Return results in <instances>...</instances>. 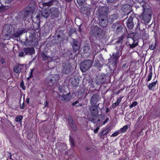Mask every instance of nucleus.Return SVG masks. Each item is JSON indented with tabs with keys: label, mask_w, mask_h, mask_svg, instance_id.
I'll return each instance as SVG.
<instances>
[{
	"label": "nucleus",
	"mask_w": 160,
	"mask_h": 160,
	"mask_svg": "<svg viewBox=\"0 0 160 160\" xmlns=\"http://www.w3.org/2000/svg\"><path fill=\"white\" fill-rule=\"evenodd\" d=\"M59 91L60 92H62L63 90V89L62 87L61 86H59L58 88Z\"/></svg>",
	"instance_id": "nucleus-56"
},
{
	"label": "nucleus",
	"mask_w": 160,
	"mask_h": 160,
	"mask_svg": "<svg viewBox=\"0 0 160 160\" xmlns=\"http://www.w3.org/2000/svg\"><path fill=\"white\" fill-rule=\"evenodd\" d=\"M62 72L63 74H69L73 70L71 64L68 61H66L62 63Z\"/></svg>",
	"instance_id": "nucleus-7"
},
{
	"label": "nucleus",
	"mask_w": 160,
	"mask_h": 160,
	"mask_svg": "<svg viewBox=\"0 0 160 160\" xmlns=\"http://www.w3.org/2000/svg\"><path fill=\"white\" fill-rule=\"evenodd\" d=\"M71 98V95L68 94L63 96H61V99L62 101L67 102L70 100Z\"/></svg>",
	"instance_id": "nucleus-27"
},
{
	"label": "nucleus",
	"mask_w": 160,
	"mask_h": 160,
	"mask_svg": "<svg viewBox=\"0 0 160 160\" xmlns=\"http://www.w3.org/2000/svg\"><path fill=\"white\" fill-rule=\"evenodd\" d=\"M124 45H121L119 47H116V48L111 56L110 59V63L115 68L118 63V59L122 55V52L123 49Z\"/></svg>",
	"instance_id": "nucleus-2"
},
{
	"label": "nucleus",
	"mask_w": 160,
	"mask_h": 160,
	"mask_svg": "<svg viewBox=\"0 0 160 160\" xmlns=\"http://www.w3.org/2000/svg\"><path fill=\"white\" fill-rule=\"evenodd\" d=\"M92 44L93 47V48L94 49L95 55L98 52V51H97L100 48V46L99 45L97 44L95 42H92Z\"/></svg>",
	"instance_id": "nucleus-32"
},
{
	"label": "nucleus",
	"mask_w": 160,
	"mask_h": 160,
	"mask_svg": "<svg viewBox=\"0 0 160 160\" xmlns=\"http://www.w3.org/2000/svg\"><path fill=\"white\" fill-rule=\"evenodd\" d=\"M50 77L52 79V81L54 82H55L58 80L59 78V76L57 74H55L52 77Z\"/></svg>",
	"instance_id": "nucleus-41"
},
{
	"label": "nucleus",
	"mask_w": 160,
	"mask_h": 160,
	"mask_svg": "<svg viewBox=\"0 0 160 160\" xmlns=\"http://www.w3.org/2000/svg\"><path fill=\"white\" fill-rule=\"evenodd\" d=\"M102 65L98 60H96L95 61L94 66L97 68L99 70H100V69L102 67Z\"/></svg>",
	"instance_id": "nucleus-37"
},
{
	"label": "nucleus",
	"mask_w": 160,
	"mask_h": 160,
	"mask_svg": "<svg viewBox=\"0 0 160 160\" xmlns=\"http://www.w3.org/2000/svg\"><path fill=\"white\" fill-rule=\"evenodd\" d=\"M86 4L90 7H93L94 5L95 0H86Z\"/></svg>",
	"instance_id": "nucleus-36"
},
{
	"label": "nucleus",
	"mask_w": 160,
	"mask_h": 160,
	"mask_svg": "<svg viewBox=\"0 0 160 160\" xmlns=\"http://www.w3.org/2000/svg\"><path fill=\"white\" fill-rule=\"evenodd\" d=\"M86 0H77V2L80 6L82 5L85 2Z\"/></svg>",
	"instance_id": "nucleus-46"
},
{
	"label": "nucleus",
	"mask_w": 160,
	"mask_h": 160,
	"mask_svg": "<svg viewBox=\"0 0 160 160\" xmlns=\"http://www.w3.org/2000/svg\"><path fill=\"white\" fill-rule=\"evenodd\" d=\"M119 133L118 132H116L113 133L111 135V137H115L118 135Z\"/></svg>",
	"instance_id": "nucleus-60"
},
{
	"label": "nucleus",
	"mask_w": 160,
	"mask_h": 160,
	"mask_svg": "<svg viewBox=\"0 0 160 160\" xmlns=\"http://www.w3.org/2000/svg\"><path fill=\"white\" fill-rule=\"evenodd\" d=\"M129 40L132 42V43H129L128 45L129 46V47L131 48H133L135 47L137 45V43H135L134 42V40L133 38H131Z\"/></svg>",
	"instance_id": "nucleus-34"
},
{
	"label": "nucleus",
	"mask_w": 160,
	"mask_h": 160,
	"mask_svg": "<svg viewBox=\"0 0 160 160\" xmlns=\"http://www.w3.org/2000/svg\"><path fill=\"white\" fill-rule=\"evenodd\" d=\"M74 140L73 138H72L71 136H70L69 138V142L70 143V145L71 147H74L75 144L74 143Z\"/></svg>",
	"instance_id": "nucleus-42"
},
{
	"label": "nucleus",
	"mask_w": 160,
	"mask_h": 160,
	"mask_svg": "<svg viewBox=\"0 0 160 160\" xmlns=\"http://www.w3.org/2000/svg\"><path fill=\"white\" fill-rule=\"evenodd\" d=\"M117 0H107L108 3H112L117 2Z\"/></svg>",
	"instance_id": "nucleus-58"
},
{
	"label": "nucleus",
	"mask_w": 160,
	"mask_h": 160,
	"mask_svg": "<svg viewBox=\"0 0 160 160\" xmlns=\"http://www.w3.org/2000/svg\"><path fill=\"white\" fill-rule=\"evenodd\" d=\"M75 32V29L72 28L69 31V34H72Z\"/></svg>",
	"instance_id": "nucleus-55"
},
{
	"label": "nucleus",
	"mask_w": 160,
	"mask_h": 160,
	"mask_svg": "<svg viewBox=\"0 0 160 160\" xmlns=\"http://www.w3.org/2000/svg\"><path fill=\"white\" fill-rule=\"evenodd\" d=\"M128 125H125L123 126L121 129V132H125L128 129Z\"/></svg>",
	"instance_id": "nucleus-44"
},
{
	"label": "nucleus",
	"mask_w": 160,
	"mask_h": 160,
	"mask_svg": "<svg viewBox=\"0 0 160 160\" xmlns=\"http://www.w3.org/2000/svg\"><path fill=\"white\" fill-rule=\"evenodd\" d=\"M20 86V87L22 88V89L25 90V87L24 85V83L23 80H22L21 82Z\"/></svg>",
	"instance_id": "nucleus-52"
},
{
	"label": "nucleus",
	"mask_w": 160,
	"mask_h": 160,
	"mask_svg": "<svg viewBox=\"0 0 160 160\" xmlns=\"http://www.w3.org/2000/svg\"><path fill=\"white\" fill-rule=\"evenodd\" d=\"M35 11V8L33 7H27L25 11L20 12L18 14V18L19 19L23 20L27 17L29 14L31 12L33 13Z\"/></svg>",
	"instance_id": "nucleus-5"
},
{
	"label": "nucleus",
	"mask_w": 160,
	"mask_h": 160,
	"mask_svg": "<svg viewBox=\"0 0 160 160\" xmlns=\"http://www.w3.org/2000/svg\"><path fill=\"white\" fill-rule=\"evenodd\" d=\"M138 104V103L136 101H134V102L132 103V104H131L130 106H129V107L130 108H132V107H134L136 106Z\"/></svg>",
	"instance_id": "nucleus-51"
},
{
	"label": "nucleus",
	"mask_w": 160,
	"mask_h": 160,
	"mask_svg": "<svg viewBox=\"0 0 160 160\" xmlns=\"http://www.w3.org/2000/svg\"><path fill=\"white\" fill-rule=\"evenodd\" d=\"M65 36L63 30H57L55 35L52 37V42L56 44H60L64 41Z\"/></svg>",
	"instance_id": "nucleus-3"
},
{
	"label": "nucleus",
	"mask_w": 160,
	"mask_h": 160,
	"mask_svg": "<svg viewBox=\"0 0 160 160\" xmlns=\"http://www.w3.org/2000/svg\"><path fill=\"white\" fill-rule=\"evenodd\" d=\"M13 0H5V2L6 3H11Z\"/></svg>",
	"instance_id": "nucleus-61"
},
{
	"label": "nucleus",
	"mask_w": 160,
	"mask_h": 160,
	"mask_svg": "<svg viewBox=\"0 0 160 160\" xmlns=\"http://www.w3.org/2000/svg\"><path fill=\"white\" fill-rule=\"evenodd\" d=\"M40 8H42L41 12L42 16L45 18H47L50 15V13L48 12L47 8H45L42 7H40Z\"/></svg>",
	"instance_id": "nucleus-21"
},
{
	"label": "nucleus",
	"mask_w": 160,
	"mask_h": 160,
	"mask_svg": "<svg viewBox=\"0 0 160 160\" xmlns=\"http://www.w3.org/2000/svg\"><path fill=\"white\" fill-rule=\"evenodd\" d=\"M111 29L113 31L118 34L122 32L123 27L120 23L117 22L112 24Z\"/></svg>",
	"instance_id": "nucleus-8"
},
{
	"label": "nucleus",
	"mask_w": 160,
	"mask_h": 160,
	"mask_svg": "<svg viewBox=\"0 0 160 160\" xmlns=\"http://www.w3.org/2000/svg\"><path fill=\"white\" fill-rule=\"evenodd\" d=\"M82 101V99L79 98L75 102H72V105L73 106H75L77 107H81L83 105Z\"/></svg>",
	"instance_id": "nucleus-29"
},
{
	"label": "nucleus",
	"mask_w": 160,
	"mask_h": 160,
	"mask_svg": "<svg viewBox=\"0 0 160 160\" xmlns=\"http://www.w3.org/2000/svg\"><path fill=\"white\" fill-rule=\"evenodd\" d=\"M57 2V0H51L50 2H43L42 3V7L44 8L45 7H50Z\"/></svg>",
	"instance_id": "nucleus-23"
},
{
	"label": "nucleus",
	"mask_w": 160,
	"mask_h": 160,
	"mask_svg": "<svg viewBox=\"0 0 160 160\" xmlns=\"http://www.w3.org/2000/svg\"><path fill=\"white\" fill-rule=\"evenodd\" d=\"M119 104H118V103L116 102L112 104V107L113 108H116Z\"/></svg>",
	"instance_id": "nucleus-57"
},
{
	"label": "nucleus",
	"mask_w": 160,
	"mask_h": 160,
	"mask_svg": "<svg viewBox=\"0 0 160 160\" xmlns=\"http://www.w3.org/2000/svg\"><path fill=\"white\" fill-rule=\"evenodd\" d=\"M79 79L77 77H74L71 79V83L73 86L77 87L79 83Z\"/></svg>",
	"instance_id": "nucleus-25"
},
{
	"label": "nucleus",
	"mask_w": 160,
	"mask_h": 160,
	"mask_svg": "<svg viewBox=\"0 0 160 160\" xmlns=\"http://www.w3.org/2000/svg\"><path fill=\"white\" fill-rule=\"evenodd\" d=\"M109 128H107L103 130L99 134V136L101 137L102 136L107 135L109 131Z\"/></svg>",
	"instance_id": "nucleus-38"
},
{
	"label": "nucleus",
	"mask_w": 160,
	"mask_h": 160,
	"mask_svg": "<svg viewBox=\"0 0 160 160\" xmlns=\"http://www.w3.org/2000/svg\"><path fill=\"white\" fill-rule=\"evenodd\" d=\"M43 105L44 106L43 107V108H47L48 106V103L46 101H45L43 103Z\"/></svg>",
	"instance_id": "nucleus-53"
},
{
	"label": "nucleus",
	"mask_w": 160,
	"mask_h": 160,
	"mask_svg": "<svg viewBox=\"0 0 160 160\" xmlns=\"http://www.w3.org/2000/svg\"><path fill=\"white\" fill-rule=\"evenodd\" d=\"M50 15L51 14L52 17L57 18L58 15L59 11L58 9L56 7H52L49 9Z\"/></svg>",
	"instance_id": "nucleus-17"
},
{
	"label": "nucleus",
	"mask_w": 160,
	"mask_h": 160,
	"mask_svg": "<svg viewBox=\"0 0 160 160\" xmlns=\"http://www.w3.org/2000/svg\"><path fill=\"white\" fill-rule=\"evenodd\" d=\"M149 71L150 72V73H149V75L147 76L146 79L147 82L151 80L152 78V68H150Z\"/></svg>",
	"instance_id": "nucleus-40"
},
{
	"label": "nucleus",
	"mask_w": 160,
	"mask_h": 160,
	"mask_svg": "<svg viewBox=\"0 0 160 160\" xmlns=\"http://www.w3.org/2000/svg\"><path fill=\"white\" fill-rule=\"evenodd\" d=\"M99 128L98 127H97L96 129L94 131V132L95 133H97L98 130H99Z\"/></svg>",
	"instance_id": "nucleus-62"
},
{
	"label": "nucleus",
	"mask_w": 160,
	"mask_h": 160,
	"mask_svg": "<svg viewBox=\"0 0 160 160\" xmlns=\"http://www.w3.org/2000/svg\"><path fill=\"white\" fill-rule=\"evenodd\" d=\"M23 65L17 64L13 67L14 72L19 75L20 72L21 68V67Z\"/></svg>",
	"instance_id": "nucleus-22"
},
{
	"label": "nucleus",
	"mask_w": 160,
	"mask_h": 160,
	"mask_svg": "<svg viewBox=\"0 0 160 160\" xmlns=\"http://www.w3.org/2000/svg\"><path fill=\"white\" fill-rule=\"evenodd\" d=\"M25 53V52H24V51H21L19 53V54H18V56L19 57H22V56H23L24 55H25L24 54V53Z\"/></svg>",
	"instance_id": "nucleus-54"
},
{
	"label": "nucleus",
	"mask_w": 160,
	"mask_h": 160,
	"mask_svg": "<svg viewBox=\"0 0 160 160\" xmlns=\"http://www.w3.org/2000/svg\"><path fill=\"white\" fill-rule=\"evenodd\" d=\"M93 117L92 115H91L90 116L88 117V120L89 121H91V122H94V121H95V119Z\"/></svg>",
	"instance_id": "nucleus-49"
},
{
	"label": "nucleus",
	"mask_w": 160,
	"mask_h": 160,
	"mask_svg": "<svg viewBox=\"0 0 160 160\" xmlns=\"http://www.w3.org/2000/svg\"><path fill=\"white\" fill-rule=\"evenodd\" d=\"M124 39V36L123 35H122L120 37H119V38H118V40L116 42V43H121V44L122 45L124 46V45L122 44V42L123 41V40Z\"/></svg>",
	"instance_id": "nucleus-39"
},
{
	"label": "nucleus",
	"mask_w": 160,
	"mask_h": 160,
	"mask_svg": "<svg viewBox=\"0 0 160 160\" xmlns=\"http://www.w3.org/2000/svg\"><path fill=\"white\" fill-rule=\"evenodd\" d=\"M38 42V39L37 38L33 37L32 38L30 42V46H32L33 47H35Z\"/></svg>",
	"instance_id": "nucleus-33"
},
{
	"label": "nucleus",
	"mask_w": 160,
	"mask_h": 160,
	"mask_svg": "<svg viewBox=\"0 0 160 160\" xmlns=\"http://www.w3.org/2000/svg\"><path fill=\"white\" fill-rule=\"evenodd\" d=\"M122 9L126 15H128L131 14L130 16H131L132 14H134L132 6L129 4L123 5L122 7Z\"/></svg>",
	"instance_id": "nucleus-9"
},
{
	"label": "nucleus",
	"mask_w": 160,
	"mask_h": 160,
	"mask_svg": "<svg viewBox=\"0 0 160 160\" xmlns=\"http://www.w3.org/2000/svg\"><path fill=\"white\" fill-rule=\"evenodd\" d=\"M98 16H108V9L106 7H100L98 9Z\"/></svg>",
	"instance_id": "nucleus-14"
},
{
	"label": "nucleus",
	"mask_w": 160,
	"mask_h": 160,
	"mask_svg": "<svg viewBox=\"0 0 160 160\" xmlns=\"http://www.w3.org/2000/svg\"><path fill=\"white\" fill-rule=\"evenodd\" d=\"M23 50L25 52V55H32L35 53L34 49L33 48H24Z\"/></svg>",
	"instance_id": "nucleus-24"
},
{
	"label": "nucleus",
	"mask_w": 160,
	"mask_h": 160,
	"mask_svg": "<svg viewBox=\"0 0 160 160\" xmlns=\"http://www.w3.org/2000/svg\"><path fill=\"white\" fill-rule=\"evenodd\" d=\"M105 32L101 28H98L97 32L95 34L96 36L99 38H102L105 34Z\"/></svg>",
	"instance_id": "nucleus-28"
},
{
	"label": "nucleus",
	"mask_w": 160,
	"mask_h": 160,
	"mask_svg": "<svg viewBox=\"0 0 160 160\" xmlns=\"http://www.w3.org/2000/svg\"><path fill=\"white\" fill-rule=\"evenodd\" d=\"M101 99L99 94H93L91 97L90 102L91 105H97L98 102Z\"/></svg>",
	"instance_id": "nucleus-12"
},
{
	"label": "nucleus",
	"mask_w": 160,
	"mask_h": 160,
	"mask_svg": "<svg viewBox=\"0 0 160 160\" xmlns=\"http://www.w3.org/2000/svg\"><path fill=\"white\" fill-rule=\"evenodd\" d=\"M30 42L31 39H29V40H28V39L26 38L25 40V41L24 42V44L27 46H30Z\"/></svg>",
	"instance_id": "nucleus-45"
},
{
	"label": "nucleus",
	"mask_w": 160,
	"mask_h": 160,
	"mask_svg": "<svg viewBox=\"0 0 160 160\" xmlns=\"http://www.w3.org/2000/svg\"><path fill=\"white\" fill-rule=\"evenodd\" d=\"M22 116L19 115L17 116L15 118V121L16 122H18L21 121L22 118Z\"/></svg>",
	"instance_id": "nucleus-43"
},
{
	"label": "nucleus",
	"mask_w": 160,
	"mask_h": 160,
	"mask_svg": "<svg viewBox=\"0 0 160 160\" xmlns=\"http://www.w3.org/2000/svg\"><path fill=\"white\" fill-rule=\"evenodd\" d=\"M68 121L69 125L72 129L74 131H76L77 130V127L72 118H69Z\"/></svg>",
	"instance_id": "nucleus-19"
},
{
	"label": "nucleus",
	"mask_w": 160,
	"mask_h": 160,
	"mask_svg": "<svg viewBox=\"0 0 160 160\" xmlns=\"http://www.w3.org/2000/svg\"><path fill=\"white\" fill-rule=\"evenodd\" d=\"M0 62L2 64H3L5 62V61L4 59L2 58L0 60Z\"/></svg>",
	"instance_id": "nucleus-63"
},
{
	"label": "nucleus",
	"mask_w": 160,
	"mask_h": 160,
	"mask_svg": "<svg viewBox=\"0 0 160 160\" xmlns=\"http://www.w3.org/2000/svg\"><path fill=\"white\" fill-rule=\"evenodd\" d=\"M141 5L142 8L143 12L140 16L142 22L144 24L148 23L150 21L152 13L151 8L147 3L142 2Z\"/></svg>",
	"instance_id": "nucleus-1"
},
{
	"label": "nucleus",
	"mask_w": 160,
	"mask_h": 160,
	"mask_svg": "<svg viewBox=\"0 0 160 160\" xmlns=\"http://www.w3.org/2000/svg\"><path fill=\"white\" fill-rule=\"evenodd\" d=\"M156 46V43L155 42L154 44H153L149 46V49L152 50H153L155 49Z\"/></svg>",
	"instance_id": "nucleus-50"
},
{
	"label": "nucleus",
	"mask_w": 160,
	"mask_h": 160,
	"mask_svg": "<svg viewBox=\"0 0 160 160\" xmlns=\"http://www.w3.org/2000/svg\"><path fill=\"white\" fill-rule=\"evenodd\" d=\"M157 82V81H156L149 84L148 86V88L151 90H153L156 85Z\"/></svg>",
	"instance_id": "nucleus-35"
},
{
	"label": "nucleus",
	"mask_w": 160,
	"mask_h": 160,
	"mask_svg": "<svg viewBox=\"0 0 160 160\" xmlns=\"http://www.w3.org/2000/svg\"><path fill=\"white\" fill-rule=\"evenodd\" d=\"M95 82L98 85H100L103 83L106 80V76L105 74H102L97 76L95 78Z\"/></svg>",
	"instance_id": "nucleus-10"
},
{
	"label": "nucleus",
	"mask_w": 160,
	"mask_h": 160,
	"mask_svg": "<svg viewBox=\"0 0 160 160\" xmlns=\"http://www.w3.org/2000/svg\"><path fill=\"white\" fill-rule=\"evenodd\" d=\"M41 57L42 60L44 61L48 60L49 58H51V57L48 54L47 52H43L41 53Z\"/></svg>",
	"instance_id": "nucleus-31"
},
{
	"label": "nucleus",
	"mask_w": 160,
	"mask_h": 160,
	"mask_svg": "<svg viewBox=\"0 0 160 160\" xmlns=\"http://www.w3.org/2000/svg\"><path fill=\"white\" fill-rule=\"evenodd\" d=\"M74 52H76L79 50L80 48V44L78 41L75 39H72V41L71 43Z\"/></svg>",
	"instance_id": "nucleus-16"
},
{
	"label": "nucleus",
	"mask_w": 160,
	"mask_h": 160,
	"mask_svg": "<svg viewBox=\"0 0 160 160\" xmlns=\"http://www.w3.org/2000/svg\"><path fill=\"white\" fill-rule=\"evenodd\" d=\"M84 92V91L83 89H80L77 92V94L78 95H81L82 94H83Z\"/></svg>",
	"instance_id": "nucleus-47"
},
{
	"label": "nucleus",
	"mask_w": 160,
	"mask_h": 160,
	"mask_svg": "<svg viewBox=\"0 0 160 160\" xmlns=\"http://www.w3.org/2000/svg\"><path fill=\"white\" fill-rule=\"evenodd\" d=\"M26 32V30L24 28H21L17 32L11 35V37L12 38H18L21 34Z\"/></svg>",
	"instance_id": "nucleus-18"
},
{
	"label": "nucleus",
	"mask_w": 160,
	"mask_h": 160,
	"mask_svg": "<svg viewBox=\"0 0 160 160\" xmlns=\"http://www.w3.org/2000/svg\"><path fill=\"white\" fill-rule=\"evenodd\" d=\"M93 62L90 59H85L80 64V70L82 72H85L88 70L92 66Z\"/></svg>",
	"instance_id": "nucleus-4"
},
{
	"label": "nucleus",
	"mask_w": 160,
	"mask_h": 160,
	"mask_svg": "<svg viewBox=\"0 0 160 160\" xmlns=\"http://www.w3.org/2000/svg\"><path fill=\"white\" fill-rule=\"evenodd\" d=\"M67 53L68 54V55L69 56V57H70L71 55H72V52H70V51H68V52H67Z\"/></svg>",
	"instance_id": "nucleus-64"
},
{
	"label": "nucleus",
	"mask_w": 160,
	"mask_h": 160,
	"mask_svg": "<svg viewBox=\"0 0 160 160\" xmlns=\"http://www.w3.org/2000/svg\"><path fill=\"white\" fill-rule=\"evenodd\" d=\"M82 53L84 54H86V55L89 56L91 55V50L89 47L88 46H85L82 48Z\"/></svg>",
	"instance_id": "nucleus-20"
},
{
	"label": "nucleus",
	"mask_w": 160,
	"mask_h": 160,
	"mask_svg": "<svg viewBox=\"0 0 160 160\" xmlns=\"http://www.w3.org/2000/svg\"><path fill=\"white\" fill-rule=\"evenodd\" d=\"M12 30V26L11 24H6L3 27L2 33L3 36L5 37L7 39L10 38V35Z\"/></svg>",
	"instance_id": "nucleus-6"
},
{
	"label": "nucleus",
	"mask_w": 160,
	"mask_h": 160,
	"mask_svg": "<svg viewBox=\"0 0 160 160\" xmlns=\"http://www.w3.org/2000/svg\"><path fill=\"white\" fill-rule=\"evenodd\" d=\"M99 104L98 105H91L89 108V110L93 116L96 117L98 115V107Z\"/></svg>",
	"instance_id": "nucleus-15"
},
{
	"label": "nucleus",
	"mask_w": 160,
	"mask_h": 160,
	"mask_svg": "<svg viewBox=\"0 0 160 160\" xmlns=\"http://www.w3.org/2000/svg\"><path fill=\"white\" fill-rule=\"evenodd\" d=\"M40 14H38L36 15V18H33V17L32 16L31 17V19L32 20V21H34V20L36 19V20L38 21V20H39L40 19Z\"/></svg>",
	"instance_id": "nucleus-48"
},
{
	"label": "nucleus",
	"mask_w": 160,
	"mask_h": 160,
	"mask_svg": "<svg viewBox=\"0 0 160 160\" xmlns=\"http://www.w3.org/2000/svg\"><path fill=\"white\" fill-rule=\"evenodd\" d=\"M122 98V97H119L117 99L116 102L119 104V103L121 101Z\"/></svg>",
	"instance_id": "nucleus-59"
},
{
	"label": "nucleus",
	"mask_w": 160,
	"mask_h": 160,
	"mask_svg": "<svg viewBox=\"0 0 160 160\" xmlns=\"http://www.w3.org/2000/svg\"><path fill=\"white\" fill-rule=\"evenodd\" d=\"M118 16L116 14H113L109 16L108 18V22L110 23H112L114 21L118 19Z\"/></svg>",
	"instance_id": "nucleus-26"
},
{
	"label": "nucleus",
	"mask_w": 160,
	"mask_h": 160,
	"mask_svg": "<svg viewBox=\"0 0 160 160\" xmlns=\"http://www.w3.org/2000/svg\"><path fill=\"white\" fill-rule=\"evenodd\" d=\"M99 24L102 27L106 26L108 24V16H98Z\"/></svg>",
	"instance_id": "nucleus-11"
},
{
	"label": "nucleus",
	"mask_w": 160,
	"mask_h": 160,
	"mask_svg": "<svg viewBox=\"0 0 160 160\" xmlns=\"http://www.w3.org/2000/svg\"><path fill=\"white\" fill-rule=\"evenodd\" d=\"M45 83L48 86H52L55 82L52 81V79L50 77H48L44 81Z\"/></svg>",
	"instance_id": "nucleus-30"
},
{
	"label": "nucleus",
	"mask_w": 160,
	"mask_h": 160,
	"mask_svg": "<svg viewBox=\"0 0 160 160\" xmlns=\"http://www.w3.org/2000/svg\"><path fill=\"white\" fill-rule=\"evenodd\" d=\"M134 19L137 20L135 18L134 14H132L131 16H130L127 22V27L130 29H132L134 27V24L133 22V19Z\"/></svg>",
	"instance_id": "nucleus-13"
}]
</instances>
